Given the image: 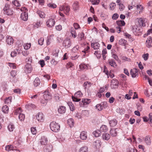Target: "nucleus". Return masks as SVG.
<instances>
[{
	"instance_id": "1",
	"label": "nucleus",
	"mask_w": 152,
	"mask_h": 152,
	"mask_svg": "<svg viewBox=\"0 0 152 152\" xmlns=\"http://www.w3.org/2000/svg\"><path fill=\"white\" fill-rule=\"evenodd\" d=\"M56 16L55 15H53L50 17L49 19L46 22V26L48 28H51L53 27L55 23V19Z\"/></svg>"
},
{
	"instance_id": "2",
	"label": "nucleus",
	"mask_w": 152,
	"mask_h": 152,
	"mask_svg": "<svg viewBox=\"0 0 152 152\" xmlns=\"http://www.w3.org/2000/svg\"><path fill=\"white\" fill-rule=\"evenodd\" d=\"M51 130L54 132H57L60 130V126L58 124L53 121L51 122L50 125Z\"/></svg>"
},
{
	"instance_id": "3",
	"label": "nucleus",
	"mask_w": 152,
	"mask_h": 152,
	"mask_svg": "<svg viewBox=\"0 0 152 152\" xmlns=\"http://www.w3.org/2000/svg\"><path fill=\"white\" fill-rule=\"evenodd\" d=\"M82 93L80 91H78L75 94L74 96H72V100L75 102H79L81 100V99L78 98L82 97Z\"/></svg>"
},
{
	"instance_id": "4",
	"label": "nucleus",
	"mask_w": 152,
	"mask_h": 152,
	"mask_svg": "<svg viewBox=\"0 0 152 152\" xmlns=\"http://www.w3.org/2000/svg\"><path fill=\"white\" fill-rule=\"evenodd\" d=\"M91 102V100L90 99L83 98L82 99V103H79V105L81 107H87Z\"/></svg>"
},
{
	"instance_id": "5",
	"label": "nucleus",
	"mask_w": 152,
	"mask_h": 152,
	"mask_svg": "<svg viewBox=\"0 0 152 152\" xmlns=\"http://www.w3.org/2000/svg\"><path fill=\"white\" fill-rule=\"evenodd\" d=\"M70 10V7L68 6H60L59 7V12L63 11L64 13L67 15Z\"/></svg>"
},
{
	"instance_id": "6",
	"label": "nucleus",
	"mask_w": 152,
	"mask_h": 152,
	"mask_svg": "<svg viewBox=\"0 0 152 152\" xmlns=\"http://www.w3.org/2000/svg\"><path fill=\"white\" fill-rule=\"evenodd\" d=\"M37 120L39 122H43L44 120V116L43 113L41 112L37 113L35 115Z\"/></svg>"
},
{
	"instance_id": "7",
	"label": "nucleus",
	"mask_w": 152,
	"mask_h": 152,
	"mask_svg": "<svg viewBox=\"0 0 152 152\" xmlns=\"http://www.w3.org/2000/svg\"><path fill=\"white\" fill-rule=\"evenodd\" d=\"M63 45L66 48H69L71 45V42L69 38L65 39L63 43Z\"/></svg>"
},
{
	"instance_id": "8",
	"label": "nucleus",
	"mask_w": 152,
	"mask_h": 152,
	"mask_svg": "<svg viewBox=\"0 0 152 152\" xmlns=\"http://www.w3.org/2000/svg\"><path fill=\"white\" fill-rule=\"evenodd\" d=\"M4 13L8 15H10L13 14L12 11L10 9H9L7 5H5L3 9Z\"/></svg>"
},
{
	"instance_id": "9",
	"label": "nucleus",
	"mask_w": 152,
	"mask_h": 152,
	"mask_svg": "<svg viewBox=\"0 0 152 152\" xmlns=\"http://www.w3.org/2000/svg\"><path fill=\"white\" fill-rule=\"evenodd\" d=\"M102 145L101 141L98 140L94 141L93 143V145L96 149L99 148Z\"/></svg>"
},
{
	"instance_id": "10",
	"label": "nucleus",
	"mask_w": 152,
	"mask_h": 152,
	"mask_svg": "<svg viewBox=\"0 0 152 152\" xmlns=\"http://www.w3.org/2000/svg\"><path fill=\"white\" fill-rule=\"evenodd\" d=\"M118 86V80L113 79L111 81V87L112 88H116Z\"/></svg>"
},
{
	"instance_id": "11",
	"label": "nucleus",
	"mask_w": 152,
	"mask_h": 152,
	"mask_svg": "<svg viewBox=\"0 0 152 152\" xmlns=\"http://www.w3.org/2000/svg\"><path fill=\"white\" fill-rule=\"evenodd\" d=\"M21 18L24 21H26L28 18V13L26 12H23L21 14Z\"/></svg>"
},
{
	"instance_id": "12",
	"label": "nucleus",
	"mask_w": 152,
	"mask_h": 152,
	"mask_svg": "<svg viewBox=\"0 0 152 152\" xmlns=\"http://www.w3.org/2000/svg\"><path fill=\"white\" fill-rule=\"evenodd\" d=\"M137 70L135 68H133L130 70V73L132 77L134 78L137 75Z\"/></svg>"
},
{
	"instance_id": "13",
	"label": "nucleus",
	"mask_w": 152,
	"mask_h": 152,
	"mask_svg": "<svg viewBox=\"0 0 152 152\" xmlns=\"http://www.w3.org/2000/svg\"><path fill=\"white\" fill-rule=\"evenodd\" d=\"M102 138L103 140H108L110 138V135L107 133H103L102 136Z\"/></svg>"
},
{
	"instance_id": "14",
	"label": "nucleus",
	"mask_w": 152,
	"mask_h": 152,
	"mask_svg": "<svg viewBox=\"0 0 152 152\" xmlns=\"http://www.w3.org/2000/svg\"><path fill=\"white\" fill-rule=\"evenodd\" d=\"M25 67V72L28 73H30L32 69L31 65L30 64H26Z\"/></svg>"
},
{
	"instance_id": "15",
	"label": "nucleus",
	"mask_w": 152,
	"mask_h": 152,
	"mask_svg": "<svg viewBox=\"0 0 152 152\" xmlns=\"http://www.w3.org/2000/svg\"><path fill=\"white\" fill-rule=\"evenodd\" d=\"M152 43V38L151 37H150L147 39V40L146 41V46L148 48H150L151 47Z\"/></svg>"
},
{
	"instance_id": "16",
	"label": "nucleus",
	"mask_w": 152,
	"mask_h": 152,
	"mask_svg": "<svg viewBox=\"0 0 152 152\" xmlns=\"http://www.w3.org/2000/svg\"><path fill=\"white\" fill-rule=\"evenodd\" d=\"M118 130V129H111L110 131V134L113 137L116 136Z\"/></svg>"
},
{
	"instance_id": "17",
	"label": "nucleus",
	"mask_w": 152,
	"mask_h": 152,
	"mask_svg": "<svg viewBox=\"0 0 152 152\" xmlns=\"http://www.w3.org/2000/svg\"><path fill=\"white\" fill-rule=\"evenodd\" d=\"M137 20L138 21L139 25L140 26H145V23L144 22V19L141 18H137Z\"/></svg>"
},
{
	"instance_id": "18",
	"label": "nucleus",
	"mask_w": 152,
	"mask_h": 152,
	"mask_svg": "<svg viewBox=\"0 0 152 152\" xmlns=\"http://www.w3.org/2000/svg\"><path fill=\"white\" fill-rule=\"evenodd\" d=\"M80 139L82 140H85L87 137V133L85 131L82 132L80 135Z\"/></svg>"
},
{
	"instance_id": "19",
	"label": "nucleus",
	"mask_w": 152,
	"mask_h": 152,
	"mask_svg": "<svg viewBox=\"0 0 152 152\" xmlns=\"http://www.w3.org/2000/svg\"><path fill=\"white\" fill-rule=\"evenodd\" d=\"M40 142L42 145H46L48 143L47 138L45 136L42 137Z\"/></svg>"
},
{
	"instance_id": "20",
	"label": "nucleus",
	"mask_w": 152,
	"mask_h": 152,
	"mask_svg": "<svg viewBox=\"0 0 152 152\" xmlns=\"http://www.w3.org/2000/svg\"><path fill=\"white\" fill-rule=\"evenodd\" d=\"M58 112L60 114H63L66 111V108L64 106H61L58 109Z\"/></svg>"
},
{
	"instance_id": "21",
	"label": "nucleus",
	"mask_w": 152,
	"mask_h": 152,
	"mask_svg": "<svg viewBox=\"0 0 152 152\" xmlns=\"http://www.w3.org/2000/svg\"><path fill=\"white\" fill-rule=\"evenodd\" d=\"M119 44L125 47L128 45L127 41L123 39H121L119 40Z\"/></svg>"
},
{
	"instance_id": "22",
	"label": "nucleus",
	"mask_w": 152,
	"mask_h": 152,
	"mask_svg": "<svg viewBox=\"0 0 152 152\" xmlns=\"http://www.w3.org/2000/svg\"><path fill=\"white\" fill-rule=\"evenodd\" d=\"M44 99L47 101L50 99V96L48 91H45L44 92Z\"/></svg>"
},
{
	"instance_id": "23",
	"label": "nucleus",
	"mask_w": 152,
	"mask_h": 152,
	"mask_svg": "<svg viewBox=\"0 0 152 152\" xmlns=\"http://www.w3.org/2000/svg\"><path fill=\"white\" fill-rule=\"evenodd\" d=\"M100 45L98 42L92 43H91V47L94 49H98L100 47Z\"/></svg>"
},
{
	"instance_id": "24",
	"label": "nucleus",
	"mask_w": 152,
	"mask_h": 152,
	"mask_svg": "<svg viewBox=\"0 0 152 152\" xmlns=\"http://www.w3.org/2000/svg\"><path fill=\"white\" fill-rule=\"evenodd\" d=\"M70 31L72 37L74 38H76L77 36V35L76 31L74 28L73 27L71 28L70 29Z\"/></svg>"
},
{
	"instance_id": "25",
	"label": "nucleus",
	"mask_w": 152,
	"mask_h": 152,
	"mask_svg": "<svg viewBox=\"0 0 152 152\" xmlns=\"http://www.w3.org/2000/svg\"><path fill=\"white\" fill-rule=\"evenodd\" d=\"M14 42L13 38L10 37H8L6 39V42L7 44L10 45H11L13 44Z\"/></svg>"
},
{
	"instance_id": "26",
	"label": "nucleus",
	"mask_w": 152,
	"mask_h": 152,
	"mask_svg": "<svg viewBox=\"0 0 152 152\" xmlns=\"http://www.w3.org/2000/svg\"><path fill=\"white\" fill-rule=\"evenodd\" d=\"M101 131L99 130H96L93 133V135L96 137H99L101 135Z\"/></svg>"
},
{
	"instance_id": "27",
	"label": "nucleus",
	"mask_w": 152,
	"mask_h": 152,
	"mask_svg": "<svg viewBox=\"0 0 152 152\" xmlns=\"http://www.w3.org/2000/svg\"><path fill=\"white\" fill-rule=\"evenodd\" d=\"M108 62L110 65L111 66L113 67H115L117 65L113 59H109L108 61Z\"/></svg>"
},
{
	"instance_id": "28",
	"label": "nucleus",
	"mask_w": 152,
	"mask_h": 152,
	"mask_svg": "<svg viewBox=\"0 0 152 152\" xmlns=\"http://www.w3.org/2000/svg\"><path fill=\"white\" fill-rule=\"evenodd\" d=\"M79 152H88V148L86 146H84L81 147L79 150Z\"/></svg>"
},
{
	"instance_id": "29",
	"label": "nucleus",
	"mask_w": 152,
	"mask_h": 152,
	"mask_svg": "<svg viewBox=\"0 0 152 152\" xmlns=\"http://www.w3.org/2000/svg\"><path fill=\"white\" fill-rule=\"evenodd\" d=\"M117 121L115 119H113L110 121L109 124L111 126L114 127L117 124Z\"/></svg>"
},
{
	"instance_id": "30",
	"label": "nucleus",
	"mask_w": 152,
	"mask_h": 152,
	"mask_svg": "<svg viewBox=\"0 0 152 152\" xmlns=\"http://www.w3.org/2000/svg\"><path fill=\"white\" fill-rule=\"evenodd\" d=\"M5 150L8 151L15 150L14 147L12 145H7L5 147Z\"/></svg>"
},
{
	"instance_id": "31",
	"label": "nucleus",
	"mask_w": 152,
	"mask_h": 152,
	"mask_svg": "<svg viewBox=\"0 0 152 152\" xmlns=\"http://www.w3.org/2000/svg\"><path fill=\"white\" fill-rule=\"evenodd\" d=\"M88 65H85L84 64H81L79 65V68L81 70L88 68Z\"/></svg>"
},
{
	"instance_id": "32",
	"label": "nucleus",
	"mask_w": 152,
	"mask_h": 152,
	"mask_svg": "<svg viewBox=\"0 0 152 152\" xmlns=\"http://www.w3.org/2000/svg\"><path fill=\"white\" fill-rule=\"evenodd\" d=\"M42 24V22L40 20H39L34 23L33 24V26L34 27L36 28H38V27L40 26Z\"/></svg>"
},
{
	"instance_id": "33",
	"label": "nucleus",
	"mask_w": 152,
	"mask_h": 152,
	"mask_svg": "<svg viewBox=\"0 0 152 152\" xmlns=\"http://www.w3.org/2000/svg\"><path fill=\"white\" fill-rule=\"evenodd\" d=\"M100 131H101L106 132L108 130V128L107 126L105 125H102L100 128Z\"/></svg>"
},
{
	"instance_id": "34",
	"label": "nucleus",
	"mask_w": 152,
	"mask_h": 152,
	"mask_svg": "<svg viewBox=\"0 0 152 152\" xmlns=\"http://www.w3.org/2000/svg\"><path fill=\"white\" fill-rule=\"evenodd\" d=\"M40 81L38 77H37L34 80V86L37 87L40 84Z\"/></svg>"
},
{
	"instance_id": "35",
	"label": "nucleus",
	"mask_w": 152,
	"mask_h": 152,
	"mask_svg": "<svg viewBox=\"0 0 152 152\" xmlns=\"http://www.w3.org/2000/svg\"><path fill=\"white\" fill-rule=\"evenodd\" d=\"M8 129L9 131L12 132L15 128L14 125L12 124H10L8 126Z\"/></svg>"
},
{
	"instance_id": "36",
	"label": "nucleus",
	"mask_w": 152,
	"mask_h": 152,
	"mask_svg": "<svg viewBox=\"0 0 152 152\" xmlns=\"http://www.w3.org/2000/svg\"><path fill=\"white\" fill-rule=\"evenodd\" d=\"M67 123L70 127L73 126L74 124V121L73 119L69 118L67 120Z\"/></svg>"
},
{
	"instance_id": "37",
	"label": "nucleus",
	"mask_w": 152,
	"mask_h": 152,
	"mask_svg": "<svg viewBox=\"0 0 152 152\" xmlns=\"http://www.w3.org/2000/svg\"><path fill=\"white\" fill-rule=\"evenodd\" d=\"M68 106H69L70 110L72 111H73L75 110V107L74 104L71 102H68L67 103Z\"/></svg>"
},
{
	"instance_id": "38",
	"label": "nucleus",
	"mask_w": 152,
	"mask_h": 152,
	"mask_svg": "<svg viewBox=\"0 0 152 152\" xmlns=\"http://www.w3.org/2000/svg\"><path fill=\"white\" fill-rule=\"evenodd\" d=\"M37 13L39 15V17L42 18H44L45 17V13L42 11L38 10L37 11Z\"/></svg>"
},
{
	"instance_id": "39",
	"label": "nucleus",
	"mask_w": 152,
	"mask_h": 152,
	"mask_svg": "<svg viewBox=\"0 0 152 152\" xmlns=\"http://www.w3.org/2000/svg\"><path fill=\"white\" fill-rule=\"evenodd\" d=\"M2 112L4 113H8L9 110L8 107L7 106L5 105L2 107Z\"/></svg>"
},
{
	"instance_id": "40",
	"label": "nucleus",
	"mask_w": 152,
	"mask_h": 152,
	"mask_svg": "<svg viewBox=\"0 0 152 152\" xmlns=\"http://www.w3.org/2000/svg\"><path fill=\"white\" fill-rule=\"evenodd\" d=\"M79 5L78 2H75L73 4V8L74 10L78 9Z\"/></svg>"
},
{
	"instance_id": "41",
	"label": "nucleus",
	"mask_w": 152,
	"mask_h": 152,
	"mask_svg": "<svg viewBox=\"0 0 152 152\" xmlns=\"http://www.w3.org/2000/svg\"><path fill=\"white\" fill-rule=\"evenodd\" d=\"M59 50L58 49H55L53 52V56L55 57H56L58 56V53L59 52Z\"/></svg>"
},
{
	"instance_id": "42",
	"label": "nucleus",
	"mask_w": 152,
	"mask_h": 152,
	"mask_svg": "<svg viewBox=\"0 0 152 152\" xmlns=\"http://www.w3.org/2000/svg\"><path fill=\"white\" fill-rule=\"evenodd\" d=\"M139 30V28L136 25H134L132 28V31L134 33H137Z\"/></svg>"
},
{
	"instance_id": "43",
	"label": "nucleus",
	"mask_w": 152,
	"mask_h": 152,
	"mask_svg": "<svg viewBox=\"0 0 152 152\" xmlns=\"http://www.w3.org/2000/svg\"><path fill=\"white\" fill-rule=\"evenodd\" d=\"M31 45V43H26L23 45V46L25 49L28 50L30 48Z\"/></svg>"
},
{
	"instance_id": "44",
	"label": "nucleus",
	"mask_w": 152,
	"mask_h": 152,
	"mask_svg": "<svg viewBox=\"0 0 152 152\" xmlns=\"http://www.w3.org/2000/svg\"><path fill=\"white\" fill-rule=\"evenodd\" d=\"M137 8V9L138 11H139V13L140 14L142 12V10L143 9L142 6L140 4L137 5L136 7Z\"/></svg>"
},
{
	"instance_id": "45",
	"label": "nucleus",
	"mask_w": 152,
	"mask_h": 152,
	"mask_svg": "<svg viewBox=\"0 0 152 152\" xmlns=\"http://www.w3.org/2000/svg\"><path fill=\"white\" fill-rule=\"evenodd\" d=\"M52 145H50L45 149V152H50L52 150Z\"/></svg>"
},
{
	"instance_id": "46",
	"label": "nucleus",
	"mask_w": 152,
	"mask_h": 152,
	"mask_svg": "<svg viewBox=\"0 0 152 152\" xmlns=\"http://www.w3.org/2000/svg\"><path fill=\"white\" fill-rule=\"evenodd\" d=\"M95 108L99 111H101L103 109V106L101 104H98L95 106Z\"/></svg>"
},
{
	"instance_id": "47",
	"label": "nucleus",
	"mask_w": 152,
	"mask_h": 152,
	"mask_svg": "<svg viewBox=\"0 0 152 152\" xmlns=\"http://www.w3.org/2000/svg\"><path fill=\"white\" fill-rule=\"evenodd\" d=\"M83 85L85 88H86L87 87H89L91 86V84L90 82L86 81L84 83Z\"/></svg>"
},
{
	"instance_id": "48",
	"label": "nucleus",
	"mask_w": 152,
	"mask_h": 152,
	"mask_svg": "<svg viewBox=\"0 0 152 152\" xmlns=\"http://www.w3.org/2000/svg\"><path fill=\"white\" fill-rule=\"evenodd\" d=\"M145 141L147 145H149L151 143L150 139L148 136H146L145 138Z\"/></svg>"
},
{
	"instance_id": "49",
	"label": "nucleus",
	"mask_w": 152,
	"mask_h": 152,
	"mask_svg": "<svg viewBox=\"0 0 152 152\" xmlns=\"http://www.w3.org/2000/svg\"><path fill=\"white\" fill-rule=\"evenodd\" d=\"M91 1L93 5H96L99 4V0H88Z\"/></svg>"
},
{
	"instance_id": "50",
	"label": "nucleus",
	"mask_w": 152,
	"mask_h": 152,
	"mask_svg": "<svg viewBox=\"0 0 152 152\" xmlns=\"http://www.w3.org/2000/svg\"><path fill=\"white\" fill-rule=\"evenodd\" d=\"M48 6L51 8L53 9L55 8L56 7V5L53 3H50L47 4Z\"/></svg>"
},
{
	"instance_id": "51",
	"label": "nucleus",
	"mask_w": 152,
	"mask_h": 152,
	"mask_svg": "<svg viewBox=\"0 0 152 152\" xmlns=\"http://www.w3.org/2000/svg\"><path fill=\"white\" fill-rule=\"evenodd\" d=\"M12 3L16 7H20V4L19 2L17 0H15L12 1Z\"/></svg>"
},
{
	"instance_id": "52",
	"label": "nucleus",
	"mask_w": 152,
	"mask_h": 152,
	"mask_svg": "<svg viewBox=\"0 0 152 152\" xmlns=\"http://www.w3.org/2000/svg\"><path fill=\"white\" fill-rule=\"evenodd\" d=\"M109 6L110 10H113L116 6V4L115 3H111L110 4Z\"/></svg>"
},
{
	"instance_id": "53",
	"label": "nucleus",
	"mask_w": 152,
	"mask_h": 152,
	"mask_svg": "<svg viewBox=\"0 0 152 152\" xmlns=\"http://www.w3.org/2000/svg\"><path fill=\"white\" fill-rule=\"evenodd\" d=\"M121 59L124 61H131V59L129 58H127L126 56H122L121 58Z\"/></svg>"
},
{
	"instance_id": "54",
	"label": "nucleus",
	"mask_w": 152,
	"mask_h": 152,
	"mask_svg": "<svg viewBox=\"0 0 152 152\" xmlns=\"http://www.w3.org/2000/svg\"><path fill=\"white\" fill-rule=\"evenodd\" d=\"M22 112V111L21 110V109L19 108L17 109H16L15 112V114L16 115H17L18 114H20Z\"/></svg>"
},
{
	"instance_id": "55",
	"label": "nucleus",
	"mask_w": 152,
	"mask_h": 152,
	"mask_svg": "<svg viewBox=\"0 0 152 152\" xmlns=\"http://www.w3.org/2000/svg\"><path fill=\"white\" fill-rule=\"evenodd\" d=\"M124 35L127 38H128L129 39H131L132 41H133V39L132 38V37L131 35L129 34L126 33H125L124 34Z\"/></svg>"
},
{
	"instance_id": "56",
	"label": "nucleus",
	"mask_w": 152,
	"mask_h": 152,
	"mask_svg": "<svg viewBox=\"0 0 152 152\" xmlns=\"http://www.w3.org/2000/svg\"><path fill=\"white\" fill-rule=\"evenodd\" d=\"M18 118L21 121L24 120L25 118L24 115L21 113L19 115Z\"/></svg>"
},
{
	"instance_id": "57",
	"label": "nucleus",
	"mask_w": 152,
	"mask_h": 152,
	"mask_svg": "<svg viewBox=\"0 0 152 152\" xmlns=\"http://www.w3.org/2000/svg\"><path fill=\"white\" fill-rule=\"evenodd\" d=\"M59 13L60 15L62 17L60 18L61 20L64 22H65L66 21V19L64 17V15L63 14L60 12H59Z\"/></svg>"
},
{
	"instance_id": "58",
	"label": "nucleus",
	"mask_w": 152,
	"mask_h": 152,
	"mask_svg": "<svg viewBox=\"0 0 152 152\" xmlns=\"http://www.w3.org/2000/svg\"><path fill=\"white\" fill-rule=\"evenodd\" d=\"M149 121L150 122L149 123L150 126L152 127V113H150L149 115Z\"/></svg>"
},
{
	"instance_id": "59",
	"label": "nucleus",
	"mask_w": 152,
	"mask_h": 152,
	"mask_svg": "<svg viewBox=\"0 0 152 152\" xmlns=\"http://www.w3.org/2000/svg\"><path fill=\"white\" fill-rule=\"evenodd\" d=\"M44 39L43 38H40L38 41V42L39 45H43Z\"/></svg>"
},
{
	"instance_id": "60",
	"label": "nucleus",
	"mask_w": 152,
	"mask_h": 152,
	"mask_svg": "<svg viewBox=\"0 0 152 152\" xmlns=\"http://www.w3.org/2000/svg\"><path fill=\"white\" fill-rule=\"evenodd\" d=\"M73 26L75 29L77 30L80 28L79 25L77 23H74L73 24Z\"/></svg>"
},
{
	"instance_id": "61",
	"label": "nucleus",
	"mask_w": 152,
	"mask_h": 152,
	"mask_svg": "<svg viewBox=\"0 0 152 152\" xmlns=\"http://www.w3.org/2000/svg\"><path fill=\"white\" fill-rule=\"evenodd\" d=\"M31 130L32 133L33 134H35L37 132V131L35 127H31Z\"/></svg>"
},
{
	"instance_id": "62",
	"label": "nucleus",
	"mask_w": 152,
	"mask_h": 152,
	"mask_svg": "<svg viewBox=\"0 0 152 152\" xmlns=\"http://www.w3.org/2000/svg\"><path fill=\"white\" fill-rule=\"evenodd\" d=\"M73 64L71 62H69L66 64V67L68 69L69 68L72 67V66H73Z\"/></svg>"
},
{
	"instance_id": "63",
	"label": "nucleus",
	"mask_w": 152,
	"mask_h": 152,
	"mask_svg": "<svg viewBox=\"0 0 152 152\" xmlns=\"http://www.w3.org/2000/svg\"><path fill=\"white\" fill-rule=\"evenodd\" d=\"M118 25L121 26H124L125 25V23L124 20L119 21L117 22Z\"/></svg>"
},
{
	"instance_id": "64",
	"label": "nucleus",
	"mask_w": 152,
	"mask_h": 152,
	"mask_svg": "<svg viewBox=\"0 0 152 152\" xmlns=\"http://www.w3.org/2000/svg\"><path fill=\"white\" fill-rule=\"evenodd\" d=\"M118 5H119V9L121 11H122L124 10L125 7L123 4L119 3Z\"/></svg>"
}]
</instances>
